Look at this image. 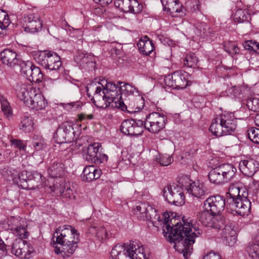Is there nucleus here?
Masks as SVG:
<instances>
[{"label":"nucleus","mask_w":259,"mask_h":259,"mask_svg":"<svg viewBox=\"0 0 259 259\" xmlns=\"http://www.w3.org/2000/svg\"><path fill=\"white\" fill-rule=\"evenodd\" d=\"M135 212L139 218L152 222L155 227L161 222L165 225V229L163 230L164 236L169 242L175 244V247H182L180 251L186 259L192 252V245L195 238L202 233L199 225L190 218L184 217L182 220H177V222H175L177 221L176 219H171L170 223L173 226L171 227L168 224V214L164 213L161 219L157 210L148 203H142L137 206Z\"/></svg>","instance_id":"f257e3e1"},{"label":"nucleus","mask_w":259,"mask_h":259,"mask_svg":"<svg viewBox=\"0 0 259 259\" xmlns=\"http://www.w3.org/2000/svg\"><path fill=\"white\" fill-rule=\"evenodd\" d=\"M119 85L118 82L115 83L111 80L102 79L100 81H94L88 84L86 92L97 107L105 109L114 101L115 98L120 95Z\"/></svg>","instance_id":"f03ea898"},{"label":"nucleus","mask_w":259,"mask_h":259,"mask_svg":"<svg viewBox=\"0 0 259 259\" xmlns=\"http://www.w3.org/2000/svg\"><path fill=\"white\" fill-rule=\"evenodd\" d=\"M77 230L70 225L58 227L53 234L52 240L57 254L63 257H69L74 253L79 239Z\"/></svg>","instance_id":"7ed1b4c3"},{"label":"nucleus","mask_w":259,"mask_h":259,"mask_svg":"<svg viewBox=\"0 0 259 259\" xmlns=\"http://www.w3.org/2000/svg\"><path fill=\"white\" fill-rule=\"evenodd\" d=\"M227 207L240 216L248 215L250 211L251 202L248 198V193L239 181L231 183L226 194Z\"/></svg>","instance_id":"20e7f679"},{"label":"nucleus","mask_w":259,"mask_h":259,"mask_svg":"<svg viewBox=\"0 0 259 259\" xmlns=\"http://www.w3.org/2000/svg\"><path fill=\"white\" fill-rule=\"evenodd\" d=\"M36 62L48 70L51 80L56 81L60 78L64 71L60 56L51 51L37 52L34 55Z\"/></svg>","instance_id":"39448f33"},{"label":"nucleus","mask_w":259,"mask_h":259,"mask_svg":"<svg viewBox=\"0 0 259 259\" xmlns=\"http://www.w3.org/2000/svg\"><path fill=\"white\" fill-rule=\"evenodd\" d=\"M110 259H148L141 245L136 248L134 242L117 244L112 249Z\"/></svg>","instance_id":"423d86ee"},{"label":"nucleus","mask_w":259,"mask_h":259,"mask_svg":"<svg viewBox=\"0 0 259 259\" xmlns=\"http://www.w3.org/2000/svg\"><path fill=\"white\" fill-rule=\"evenodd\" d=\"M237 169L232 164L224 163L211 169L208 177L210 183L217 185L228 183L236 176Z\"/></svg>","instance_id":"0eeeda50"},{"label":"nucleus","mask_w":259,"mask_h":259,"mask_svg":"<svg viewBox=\"0 0 259 259\" xmlns=\"http://www.w3.org/2000/svg\"><path fill=\"white\" fill-rule=\"evenodd\" d=\"M143 128L151 133H158L164 128L167 117L164 113L153 112L142 119Z\"/></svg>","instance_id":"6e6552de"},{"label":"nucleus","mask_w":259,"mask_h":259,"mask_svg":"<svg viewBox=\"0 0 259 259\" xmlns=\"http://www.w3.org/2000/svg\"><path fill=\"white\" fill-rule=\"evenodd\" d=\"M162 195L164 200L168 203L176 206L185 203V195L183 189L176 185H167L162 190Z\"/></svg>","instance_id":"1a4fd4ad"},{"label":"nucleus","mask_w":259,"mask_h":259,"mask_svg":"<svg viewBox=\"0 0 259 259\" xmlns=\"http://www.w3.org/2000/svg\"><path fill=\"white\" fill-rule=\"evenodd\" d=\"M164 83L172 89H184L190 85L188 81V74L183 70H177L165 76Z\"/></svg>","instance_id":"9d476101"},{"label":"nucleus","mask_w":259,"mask_h":259,"mask_svg":"<svg viewBox=\"0 0 259 259\" xmlns=\"http://www.w3.org/2000/svg\"><path fill=\"white\" fill-rule=\"evenodd\" d=\"M74 139L75 132L73 124L68 122L59 125L54 134V139L58 144L71 143Z\"/></svg>","instance_id":"9b49d317"},{"label":"nucleus","mask_w":259,"mask_h":259,"mask_svg":"<svg viewBox=\"0 0 259 259\" xmlns=\"http://www.w3.org/2000/svg\"><path fill=\"white\" fill-rule=\"evenodd\" d=\"M20 72L21 75L30 82H39L43 78V74L39 67L29 61L21 62Z\"/></svg>","instance_id":"f8f14e48"},{"label":"nucleus","mask_w":259,"mask_h":259,"mask_svg":"<svg viewBox=\"0 0 259 259\" xmlns=\"http://www.w3.org/2000/svg\"><path fill=\"white\" fill-rule=\"evenodd\" d=\"M120 128L121 132L126 135H141L143 132V121L138 117L125 119L121 123Z\"/></svg>","instance_id":"ddd939ff"},{"label":"nucleus","mask_w":259,"mask_h":259,"mask_svg":"<svg viewBox=\"0 0 259 259\" xmlns=\"http://www.w3.org/2000/svg\"><path fill=\"white\" fill-rule=\"evenodd\" d=\"M199 221L205 226L220 229L224 226V219L221 215H215L205 209L199 213Z\"/></svg>","instance_id":"4468645a"},{"label":"nucleus","mask_w":259,"mask_h":259,"mask_svg":"<svg viewBox=\"0 0 259 259\" xmlns=\"http://www.w3.org/2000/svg\"><path fill=\"white\" fill-rule=\"evenodd\" d=\"M226 205H227V202H226L225 198L220 195L210 196L204 202L205 209L215 215H220Z\"/></svg>","instance_id":"2eb2a0df"},{"label":"nucleus","mask_w":259,"mask_h":259,"mask_svg":"<svg viewBox=\"0 0 259 259\" xmlns=\"http://www.w3.org/2000/svg\"><path fill=\"white\" fill-rule=\"evenodd\" d=\"M14 88L17 97L25 104L28 102L33 95H36L37 92L31 84L22 82L17 83Z\"/></svg>","instance_id":"dca6fc26"},{"label":"nucleus","mask_w":259,"mask_h":259,"mask_svg":"<svg viewBox=\"0 0 259 259\" xmlns=\"http://www.w3.org/2000/svg\"><path fill=\"white\" fill-rule=\"evenodd\" d=\"M114 5L125 13L139 14L143 9V6L137 0H115Z\"/></svg>","instance_id":"f3484780"},{"label":"nucleus","mask_w":259,"mask_h":259,"mask_svg":"<svg viewBox=\"0 0 259 259\" xmlns=\"http://www.w3.org/2000/svg\"><path fill=\"white\" fill-rule=\"evenodd\" d=\"M7 173L10 177L14 183L18 185L22 189H27V181L32 173V171H22L21 173H19L15 169H7Z\"/></svg>","instance_id":"a211bd4d"},{"label":"nucleus","mask_w":259,"mask_h":259,"mask_svg":"<svg viewBox=\"0 0 259 259\" xmlns=\"http://www.w3.org/2000/svg\"><path fill=\"white\" fill-rule=\"evenodd\" d=\"M0 61L8 67L14 68L20 66L23 61L17 58V53L11 49H6L0 53Z\"/></svg>","instance_id":"6ab92c4d"},{"label":"nucleus","mask_w":259,"mask_h":259,"mask_svg":"<svg viewBox=\"0 0 259 259\" xmlns=\"http://www.w3.org/2000/svg\"><path fill=\"white\" fill-rule=\"evenodd\" d=\"M221 116L226 135H233L237 128V118L232 112H225Z\"/></svg>","instance_id":"aec40b11"},{"label":"nucleus","mask_w":259,"mask_h":259,"mask_svg":"<svg viewBox=\"0 0 259 259\" xmlns=\"http://www.w3.org/2000/svg\"><path fill=\"white\" fill-rule=\"evenodd\" d=\"M240 171L245 176L252 177L259 168L258 162L253 159L242 160L239 164Z\"/></svg>","instance_id":"412c9836"},{"label":"nucleus","mask_w":259,"mask_h":259,"mask_svg":"<svg viewBox=\"0 0 259 259\" xmlns=\"http://www.w3.org/2000/svg\"><path fill=\"white\" fill-rule=\"evenodd\" d=\"M74 60L81 69H87L95 67V58L91 54L78 52L75 56Z\"/></svg>","instance_id":"4be33fe9"},{"label":"nucleus","mask_w":259,"mask_h":259,"mask_svg":"<svg viewBox=\"0 0 259 259\" xmlns=\"http://www.w3.org/2000/svg\"><path fill=\"white\" fill-rule=\"evenodd\" d=\"M101 148L100 143H94L89 145L88 147H84L82 151V155L84 159L89 162L94 163L98 161V154L99 149Z\"/></svg>","instance_id":"5701e85b"},{"label":"nucleus","mask_w":259,"mask_h":259,"mask_svg":"<svg viewBox=\"0 0 259 259\" xmlns=\"http://www.w3.org/2000/svg\"><path fill=\"white\" fill-rule=\"evenodd\" d=\"M26 19L27 24L24 29L26 32L33 33L41 29L42 23L37 14H30L27 15Z\"/></svg>","instance_id":"b1692460"},{"label":"nucleus","mask_w":259,"mask_h":259,"mask_svg":"<svg viewBox=\"0 0 259 259\" xmlns=\"http://www.w3.org/2000/svg\"><path fill=\"white\" fill-rule=\"evenodd\" d=\"M118 83L120 84L118 91L122 97H128V99L132 100L140 93L138 89L132 84L122 81H118Z\"/></svg>","instance_id":"393cba45"},{"label":"nucleus","mask_w":259,"mask_h":259,"mask_svg":"<svg viewBox=\"0 0 259 259\" xmlns=\"http://www.w3.org/2000/svg\"><path fill=\"white\" fill-rule=\"evenodd\" d=\"M51 191H53L58 196L71 198L73 195L72 190L70 188V185L65 182L61 181L59 183L54 184L50 187Z\"/></svg>","instance_id":"a878e982"},{"label":"nucleus","mask_w":259,"mask_h":259,"mask_svg":"<svg viewBox=\"0 0 259 259\" xmlns=\"http://www.w3.org/2000/svg\"><path fill=\"white\" fill-rule=\"evenodd\" d=\"M101 173V169L94 165H88L84 168L81 178L83 181L90 182L99 179Z\"/></svg>","instance_id":"bb28decb"},{"label":"nucleus","mask_w":259,"mask_h":259,"mask_svg":"<svg viewBox=\"0 0 259 259\" xmlns=\"http://www.w3.org/2000/svg\"><path fill=\"white\" fill-rule=\"evenodd\" d=\"M28 102L25 105L35 110L44 109L47 104V102L44 96L39 93L38 91L36 92V95H33Z\"/></svg>","instance_id":"cd10ccee"},{"label":"nucleus","mask_w":259,"mask_h":259,"mask_svg":"<svg viewBox=\"0 0 259 259\" xmlns=\"http://www.w3.org/2000/svg\"><path fill=\"white\" fill-rule=\"evenodd\" d=\"M207 191V189L205 186L204 184L198 180L192 182L187 192L195 197L203 198L206 194Z\"/></svg>","instance_id":"c85d7f7f"},{"label":"nucleus","mask_w":259,"mask_h":259,"mask_svg":"<svg viewBox=\"0 0 259 259\" xmlns=\"http://www.w3.org/2000/svg\"><path fill=\"white\" fill-rule=\"evenodd\" d=\"M209 131L216 137H222L226 136L224 130V125L222 122V116L219 118L213 119L209 127Z\"/></svg>","instance_id":"c756f323"},{"label":"nucleus","mask_w":259,"mask_h":259,"mask_svg":"<svg viewBox=\"0 0 259 259\" xmlns=\"http://www.w3.org/2000/svg\"><path fill=\"white\" fill-rule=\"evenodd\" d=\"M48 172L51 178H61L64 175V165L61 162L55 161L49 167Z\"/></svg>","instance_id":"7c9ffc66"},{"label":"nucleus","mask_w":259,"mask_h":259,"mask_svg":"<svg viewBox=\"0 0 259 259\" xmlns=\"http://www.w3.org/2000/svg\"><path fill=\"white\" fill-rule=\"evenodd\" d=\"M132 100L137 102V106L135 107V102H131L128 104V112H137V111H141L143 109L145 104V100L140 92L139 94L136 95L134 99Z\"/></svg>","instance_id":"2f4dec72"},{"label":"nucleus","mask_w":259,"mask_h":259,"mask_svg":"<svg viewBox=\"0 0 259 259\" xmlns=\"http://www.w3.org/2000/svg\"><path fill=\"white\" fill-rule=\"evenodd\" d=\"M139 51L145 55H149L154 49V44L152 40L147 39L141 40L137 44Z\"/></svg>","instance_id":"473e14b6"},{"label":"nucleus","mask_w":259,"mask_h":259,"mask_svg":"<svg viewBox=\"0 0 259 259\" xmlns=\"http://www.w3.org/2000/svg\"><path fill=\"white\" fill-rule=\"evenodd\" d=\"M42 182V176L37 171H32V173L27 181L28 188L27 189L33 190L38 188Z\"/></svg>","instance_id":"72a5a7b5"},{"label":"nucleus","mask_w":259,"mask_h":259,"mask_svg":"<svg viewBox=\"0 0 259 259\" xmlns=\"http://www.w3.org/2000/svg\"><path fill=\"white\" fill-rule=\"evenodd\" d=\"M0 103L2 110L4 112L5 116L9 119L11 118L13 116L11 107L10 105L7 97L1 93H0Z\"/></svg>","instance_id":"f704fd0d"},{"label":"nucleus","mask_w":259,"mask_h":259,"mask_svg":"<svg viewBox=\"0 0 259 259\" xmlns=\"http://www.w3.org/2000/svg\"><path fill=\"white\" fill-rule=\"evenodd\" d=\"M198 61L195 54L189 53L187 54L183 59L182 63L185 68H195L197 66Z\"/></svg>","instance_id":"c9c22d12"},{"label":"nucleus","mask_w":259,"mask_h":259,"mask_svg":"<svg viewBox=\"0 0 259 259\" xmlns=\"http://www.w3.org/2000/svg\"><path fill=\"white\" fill-rule=\"evenodd\" d=\"M19 130L25 133H29L33 129V122L32 117L24 116L19 124Z\"/></svg>","instance_id":"e433bc0d"},{"label":"nucleus","mask_w":259,"mask_h":259,"mask_svg":"<svg viewBox=\"0 0 259 259\" xmlns=\"http://www.w3.org/2000/svg\"><path fill=\"white\" fill-rule=\"evenodd\" d=\"M246 251L252 258L259 257V242L255 240L248 243Z\"/></svg>","instance_id":"4c0bfd02"},{"label":"nucleus","mask_w":259,"mask_h":259,"mask_svg":"<svg viewBox=\"0 0 259 259\" xmlns=\"http://www.w3.org/2000/svg\"><path fill=\"white\" fill-rule=\"evenodd\" d=\"M32 144L36 151L42 150L47 147V143L44 138L38 135H34L33 137Z\"/></svg>","instance_id":"58836bf2"},{"label":"nucleus","mask_w":259,"mask_h":259,"mask_svg":"<svg viewBox=\"0 0 259 259\" xmlns=\"http://www.w3.org/2000/svg\"><path fill=\"white\" fill-rule=\"evenodd\" d=\"M224 49L225 52L233 57L240 53V48L235 42L228 41L224 44Z\"/></svg>","instance_id":"ea45409f"},{"label":"nucleus","mask_w":259,"mask_h":259,"mask_svg":"<svg viewBox=\"0 0 259 259\" xmlns=\"http://www.w3.org/2000/svg\"><path fill=\"white\" fill-rule=\"evenodd\" d=\"M250 15L248 12L242 9L237 10L234 16V21L239 23L248 21Z\"/></svg>","instance_id":"a19ab883"},{"label":"nucleus","mask_w":259,"mask_h":259,"mask_svg":"<svg viewBox=\"0 0 259 259\" xmlns=\"http://www.w3.org/2000/svg\"><path fill=\"white\" fill-rule=\"evenodd\" d=\"M174 161L173 158L168 154H159L156 158V161L162 166H168Z\"/></svg>","instance_id":"79ce46f5"},{"label":"nucleus","mask_w":259,"mask_h":259,"mask_svg":"<svg viewBox=\"0 0 259 259\" xmlns=\"http://www.w3.org/2000/svg\"><path fill=\"white\" fill-rule=\"evenodd\" d=\"M123 98L121 96H119L118 97L115 98V100L113 102L110 103L108 107H116L120 109L122 111L126 110L128 112L129 110L128 106L127 107L123 101Z\"/></svg>","instance_id":"37998d69"},{"label":"nucleus","mask_w":259,"mask_h":259,"mask_svg":"<svg viewBox=\"0 0 259 259\" xmlns=\"http://www.w3.org/2000/svg\"><path fill=\"white\" fill-rule=\"evenodd\" d=\"M218 230L219 235H221V238H223L225 236H228L231 234H236V231L233 229L232 225H225L220 229H216Z\"/></svg>","instance_id":"c03bdc74"},{"label":"nucleus","mask_w":259,"mask_h":259,"mask_svg":"<svg viewBox=\"0 0 259 259\" xmlns=\"http://www.w3.org/2000/svg\"><path fill=\"white\" fill-rule=\"evenodd\" d=\"M249 139L253 143L259 144V128L251 127L247 131Z\"/></svg>","instance_id":"a18cd8bd"},{"label":"nucleus","mask_w":259,"mask_h":259,"mask_svg":"<svg viewBox=\"0 0 259 259\" xmlns=\"http://www.w3.org/2000/svg\"><path fill=\"white\" fill-rule=\"evenodd\" d=\"M246 106L249 110L253 112H259V99L249 98L246 101Z\"/></svg>","instance_id":"49530a36"},{"label":"nucleus","mask_w":259,"mask_h":259,"mask_svg":"<svg viewBox=\"0 0 259 259\" xmlns=\"http://www.w3.org/2000/svg\"><path fill=\"white\" fill-rule=\"evenodd\" d=\"M192 182L188 176H183L179 178L178 181L179 184L181 185L180 187L181 188L183 187L182 189H185L187 191H188L189 187H190Z\"/></svg>","instance_id":"de8ad7c7"},{"label":"nucleus","mask_w":259,"mask_h":259,"mask_svg":"<svg viewBox=\"0 0 259 259\" xmlns=\"http://www.w3.org/2000/svg\"><path fill=\"white\" fill-rule=\"evenodd\" d=\"M8 224L9 228L14 231L21 225L20 218L19 217H11L8 219Z\"/></svg>","instance_id":"09e8293b"},{"label":"nucleus","mask_w":259,"mask_h":259,"mask_svg":"<svg viewBox=\"0 0 259 259\" xmlns=\"http://www.w3.org/2000/svg\"><path fill=\"white\" fill-rule=\"evenodd\" d=\"M25 242V241L23 240L19 244H13L12 247V253L18 257H22L23 255H25V251L21 247V244L24 245Z\"/></svg>","instance_id":"8fccbe9b"},{"label":"nucleus","mask_w":259,"mask_h":259,"mask_svg":"<svg viewBox=\"0 0 259 259\" xmlns=\"http://www.w3.org/2000/svg\"><path fill=\"white\" fill-rule=\"evenodd\" d=\"M182 5L180 3V1L179 0H176L175 2V5H172L170 7L167 8V10L166 11L170 12L174 16L175 13L180 14L182 13Z\"/></svg>","instance_id":"3c124183"},{"label":"nucleus","mask_w":259,"mask_h":259,"mask_svg":"<svg viewBox=\"0 0 259 259\" xmlns=\"http://www.w3.org/2000/svg\"><path fill=\"white\" fill-rule=\"evenodd\" d=\"M96 237L100 242L105 241L108 238V233L104 227H100L96 232Z\"/></svg>","instance_id":"603ef678"},{"label":"nucleus","mask_w":259,"mask_h":259,"mask_svg":"<svg viewBox=\"0 0 259 259\" xmlns=\"http://www.w3.org/2000/svg\"><path fill=\"white\" fill-rule=\"evenodd\" d=\"M16 235L21 239H26L28 236V232L27 229L24 226H21L20 225L14 230Z\"/></svg>","instance_id":"864d4df0"},{"label":"nucleus","mask_w":259,"mask_h":259,"mask_svg":"<svg viewBox=\"0 0 259 259\" xmlns=\"http://www.w3.org/2000/svg\"><path fill=\"white\" fill-rule=\"evenodd\" d=\"M227 92L230 95L232 98H240L241 91V88L239 86H233L229 88Z\"/></svg>","instance_id":"5fc2aeb1"},{"label":"nucleus","mask_w":259,"mask_h":259,"mask_svg":"<svg viewBox=\"0 0 259 259\" xmlns=\"http://www.w3.org/2000/svg\"><path fill=\"white\" fill-rule=\"evenodd\" d=\"M63 107L68 111H75L81 108V103L79 101L63 103Z\"/></svg>","instance_id":"6e6d98bb"},{"label":"nucleus","mask_w":259,"mask_h":259,"mask_svg":"<svg viewBox=\"0 0 259 259\" xmlns=\"http://www.w3.org/2000/svg\"><path fill=\"white\" fill-rule=\"evenodd\" d=\"M222 239L225 244L232 246L236 243L237 237L236 234H231L228 236H225Z\"/></svg>","instance_id":"4d7b16f0"},{"label":"nucleus","mask_w":259,"mask_h":259,"mask_svg":"<svg viewBox=\"0 0 259 259\" xmlns=\"http://www.w3.org/2000/svg\"><path fill=\"white\" fill-rule=\"evenodd\" d=\"M196 28L199 31L198 35L202 37H205L207 31H209V27L205 23H200Z\"/></svg>","instance_id":"13d9d810"},{"label":"nucleus","mask_w":259,"mask_h":259,"mask_svg":"<svg viewBox=\"0 0 259 259\" xmlns=\"http://www.w3.org/2000/svg\"><path fill=\"white\" fill-rule=\"evenodd\" d=\"M12 144L20 150H25L26 146L23 142L19 140L14 139L11 141Z\"/></svg>","instance_id":"bf43d9fd"},{"label":"nucleus","mask_w":259,"mask_h":259,"mask_svg":"<svg viewBox=\"0 0 259 259\" xmlns=\"http://www.w3.org/2000/svg\"><path fill=\"white\" fill-rule=\"evenodd\" d=\"M162 4L163 9L164 11H167V8H169L173 5H175V2L176 0H160Z\"/></svg>","instance_id":"052dcab7"},{"label":"nucleus","mask_w":259,"mask_h":259,"mask_svg":"<svg viewBox=\"0 0 259 259\" xmlns=\"http://www.w3.org/2000/svg\"><path fill=\"white\" fill-rule=\"evenodd\" d=\"M108 160V156L105 154H101L99 152L98 154V161L94 162L95 164H101L106 162Z\"/></svg>","instance_id":"680f3d73"},{"label":"nucleus","mask_w":259,"mask_h":259,"mask_svg":"<svg viewBox=\"0 0 259 259\" xmlns=\"http://www.w3.org/2000/svg\"><path fill=\"white\" fill-rule=\"evenodd\" d=\"M203 257L205 259H221L220 254L213 251H210L207 254L204 255Z\"/></svg>","instance_id":"e2e57ef3"},{"label":"nucleus","mask_w":259,"mask_h":259,"mask_svg":"<svg viewBox=\"0 0 259 259\" xmlns=\"http://www.w3.org/2000/svg\"><path fill=\"white\" fill-rule=\"evenodd\" d=\"M242 45L245 50L249 51L250 53L252 52V40L245 41L242 43Z\"/></svg>","instance_id":"0e129e2a"},{"label":"nucleus","mask_w":259,"mask_h":259,"mask_svg":"<svg viewBox=\"0 0 259 259\" xmlns=\"http://www.w3.org/2000/svg\"><path fill=\"white\" fill-rule=\"evenodd\" d=\"M11 22L9 18V16L8 14H7V16L4 17L3 20L1 21V25L3 27L5 30L9 26Z\"/></svg>","instance_id":"69168bd1"},{"label":"nucleus","mask_w":259,"mask_h":259,"mask_svg":"<svg viewBox=\"0 0 259 259\" xmlns=\"http://www.w3.org/2000/svg\"><path fill=\"white\" fill-rule=\"evenodd\" d=\"M7 253V251L6 249V245L2 240V241L0 242V258L5 256Z\"/></svg>","instance_id":"338daca9"},{"label":"nucleus","mask_w":259,"mask_h":259,"mask_svg":"<svg viewBox=\"0 0 259 259\" xmlns=\"http://www.w3.org/2000/svg\"><path fill=\"white\" fill-rule=\"evenodd\" d=\"M87 225L89 228L90 231L91 229H95L96 228L97 224L93 222V219L90 218L87 220Z\"/></svg>","instance_id":"774afa93"}]
</instances>
